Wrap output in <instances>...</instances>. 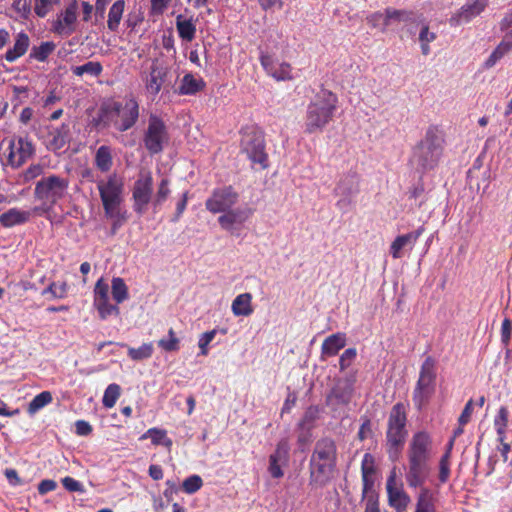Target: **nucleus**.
Instances as JSON below:
<instances>
[{
  "instance_id": "11",
  "label": "nucleus",
  "mask_w": 512,
  "mask_h": 512,
  "mask_svg": "<svg viewBox=\"0 0 512 512\" xmlns=\"http://www.w3.org/2000/svg\"><path fill=\"white\" fill-rule=\"evenodd\" d=\"M406 410L402 403L395 404L389 414L388 428L386 433L387 444L389 445L391 452L395 449L397 452L398 448L401 447L407 436L406 426Z\"/></svg>"
},
{
  "instance_id": "30",
  "label": "nucleus",
  "mask_w": 512,
  "mask_h": 512,
  "mask_svg": "<svg viewBox=\"0 0 512 512\" xmlns=\"http://www.w3.org/2000/svg\"><path fill=\"white\" fill-rule=\"evenodd\" d=\"M30 217L31 213L29 211L11 208L0 215V223L4 227H12L27 222Z\"/></svg>"
},
{
  "instance_id": "35",
  "label": "nucleus",
  "mask_w": 512,
  "mask_h": 512,
  "mask_svg": "<svg viewBox=\"0 0 512 512\" xmlns=\"http://www.w3.org/2000/svg\"><path fill=\"white\" fill-rule=\"evenodd\" d=\"M205 86L204 81L201 78H196L192 74H186L179 86V94L181 95H192L201 91Z\"/></svg>"
},
{
  "instance_id": "25",
  "label": "nucleus",
  "mask_w": 512,
  "mask_h": 512,
  "mask_svg": "<svg viewBox=\"0 0 512 512\" xmlns=\"http://www.w3.org/2000/svg\"><path fill=\"white\" fill-rule=\"evenodd\" d=\"M70 129L69 125L62 124L58 128H54L49 132L48 149L58 151L65 147L69 142Z\"/></svg>"
},
{
  "instance_id": "7",
  "label": "nucleus",
  "mask_w": 512,
  "mask_h": 512,
  "mask_svg": "<svg viewBox=\"0 0 512 512\" xmlns=\"http://www.w3.org/2000/svg\"><path fill=\"white\" fill-rule=\"evenodd\" d=\"M69 179L60 175L43 176L37 181L34 198L42 203L45 212L50 211L68 195Z\"/></svg>"
},
{
  "instance_id": "63",
  "label": "nucleus",
  "mask_w": 512,
  "mask_h": 512,
  "mask_svg": "<svg viewBox=\"0 0 512 512\" xmlns=\"http://www.w3.org/2000/svg\"><path fill=\"white\" fill-rule=\"evenodd\" d=\"M511 330H512L511 321L507 318L504 319L502 322V327H501V340L505 345H507L510 341Z\"/></svg>"
},
{
  "instance_id": "48",
  "label": "nucleus",
  "mask_w": 512,
  "mask_h": 512,
  "mask_svg": "<svg viewBox=\"0 0 512 512\" xmlns=\"http://www.w3.org/2000/svg\"><path fill=\"white\" fill-rule=\"evenodd\" d=\"M102 65L99 62L90 61L81 66H75L72 68L73 74L76 76H82L89 74L91 76H98L102 72Z\"/></svg>"
},
{
  "instance_id": "51",
  "label": "nucleus",
  "mask_w": 512,
  "mask_h": 512,
  "mask_svg": "<svg viewBox=\"0 0 512 512\" xmlns=\"http://www.w3.org/2000/svg\"><path fill=\"white\" fill-rule=\"evenodd\" d=\"M60 2L61 0H35L34 12L38 17L44 18Z\"/></svg>"
},
{
  "instance_id": "60",
  "label": "nucleus",
  "mask_w": 512,
  "mask_h": 512,
  "mask_svg": "<svg viewBox=\"0 0 512 512\" xmlns=\"http://www.w3.org/2000/svg\"><path fill=\"white\" fill-rule=\"evenodd\" d=\"M356 355H357L356 349H354V348L346 349L339 359L340 370L344 371L345 369H347L352 364L354 359L356 358Z\"/></svg>"
},
{
  "instance_id": "39",
  "label": "nucleus",
  "mask_w": 512,
  "mask_h": 512,
  "mask_svg": "<svg viewBox=\"0 0 512 512\" xmlns=\"http://www.w3.org/2000/svg\"><path fill=\"white\" fill-rule=\"evenodd\" d=\"M512 50V42L503 38L500 44L495 48V50L491 53L488 59L485 62V66L487 68L493 67L502 57H504L507 53Z\"/></svg>"
},
{
  "instance_id": "14",
  "label": "nucleus",
  "mask_w": 512,
  "mask_h": 512,
  "mask_svg": "<svg viewBox=\"0 0 512 512\" xmlns=\"http://www.w3.org/2000/svg\"><path fill=\"white\" fill-rule=\"evenodd\" d=\"M7 143L8 145L4 154L7 158V164L12 168L21 167L34 154V146L28 138L12 137Z\"/></svg>"
},
{
  "instance_id": "55",
  "label": "nucleus",
  "mask_w": 512,
  "mask_h": 512,
  "mask_svg": "<svg viewBox=\"0 0 512 512\" xmlns=\"http://www.w3.org/2000/svg\"><path fill=\"white\" fill-rule=\"evenodd\" d=\"M450 476V450L441 457L439 463V480L445 483Z\"/></svg>"
},
{
  "instance_id": "9",
  "label": "nucleus",
  "mask_w": 512,
  "mask_h": 512,
  "mask_svg": "<svg viewBox=\"0 0 512 512\" xmlns=\"http://www.w3.org/2000/svg\"><path fill=\"white\" fill-rule=\"evenodd\" d=\"M436 362L427 357L421 365L419 379L413 392V401L418 409L426 405L435 392Z\"/></svg>"
},
{
  "instance_id": "20",
  "label": "nucleus",
  "mask_w": 512,
  "mask_h": 512,
  "mask_svg": "<svg viewBox=\"0 0 512 512\" xmlns=\"http://www.w3.org/2000/svg\"><path fill=\"white\" fill-rule=\"evenodd\" d=\"M167 74V67L158 60H154L150 66L149 73L143 78L147 92L156 96L160 92Z\"/></svg>"
},
{
  "instance_id": "49",
  "label": "nucleus",
  "mask_w": 512,
  "mask_h": 512,
  "mask_svg": "<svg viewBox=\"0 0 512 512\" xmlns=\"http://www.w3.org/2000/svg\"><path fill=\"white\" fill-rule=\"evenodd\" d=\"M319 409L315 406H310L304 413L298 426L300 430H312L315 421L318 419Z\"/></svg>"
},
{
  "instance_id": "6",
  "label": "nucleus",
  "mask_w": 512,
  "mask_h": 512,
  "mask_svg": "<svg viewBox=\"0 0 512 512\" xmlns=\"http://www.w3.org/2000/svg\"><path fill=\"white\" fill-rule=\"evenodd\" d=\"M101 121L106 126H114L120 132L132 128L139 118V104L134 97L123 101H110L101 107Z\"/></svg>"
},
{
  "instance_id": "16",
  "label": "nucleus",
  "mask_w": 512,
  "mask_h": 512,
  "mask_svg": "<svg viewBox=\"0 0 512 512\" xmlns=\"http://www.w3.org/2000/svg\"><path fill=\"white\" fill-rule=\"evenodd\" d=\"M354 392L353 381L339 380L326 397V404L333 412L341 411L351 402Z\"/></svg>"
},
{
  "instance_id": "53",
  "label": "nucleus",
  "mask_w": 512,
  "mask_h": 512,
  "mask_svg": "<svg viewBox=\"0 0 512 512\" xmlns=\"http://www.w3.org/2000/svg\"><path fill=\"white\" fill-rule=\"evenodd\" d=\"M168 336L169 339H160L158 341L159 347L167 352L177 351L179 349V339L172 328L169 329Z\"/></svg>"
},
{
  "instance_id": "24",
  "label": "nucleus",
  "mask_w": 512,
  "mask_h": 512,
  "mask_svg": "<svg viewBox=\"0 0 512 512\" xmlns=\"http://www.w3.org/2000/svg\"><path fill=\"white\" fill-rule=\"evenodd\" d=\"M288 452V441L281 440L277 444L275 452L270 455L268 471L273 478H281L283 476V471L281 469L279 462L287 458Z\"/></svg>"
},
{
  "instance_id": "44",
  "label": "nucleus",
  "mask_w": 512,
  "mask_h": 512,
  "mask_svg": "<svg viewBox=\"0 0 512 512\" xmlns=\"http://www.w3.org/2000/svg\"><path fill=\"white\" fill-rule=\"evenodd\" d=\"M415 512H435L433 497L428 489L424 488L421 490L417 499Z\"/></svg>"
},
{
  "instance_id": "27",
  "label": "nucleus",
  "mask_w": 512,
  "mask_h": 512,
  "mask_svg": "<svg viewBox=\"0 0 512 512\" xmlns=\"http://www.w3.org/2000/svg\"><path fill=\"white\" fill-rule=\"evenodd\" d=\"M361 471H362V481H363V493L369 494L372 493V489L374 486V474H375V467H374V458L371 454L366 453L363 457L362 465H361ZM373 495V494H370Z\"/></svg>"
},
{
  "instance_id": "31",
  "label": "nucleus",
  "mask_w": 512,
  "mask_h": 512,
  "mask_svg": "<svg viewBox=\"0 0 512 512\" xmlns=\"http://www.w3.org/2000/svg\"><path fill=\"white\" fill-rule=\"evenodd\" d=\"M231 310L235 316H250L254 311L252 295L250 293H242L236 296L232 302Z\"/></svg>"
},
{
  "instance_id": "19",
  "label": "nucleus",
  "mask_w": 512,
  "mask_h": 512,
  "mask_svg": "<svg viewBox=\"0 0 512 512\" xmlns=\"http://www.w3.org/2000/svg\"><path fill=\"white\" fill-rule=\"evenodd\" d=\"M253 214V210L248 207H238L229 209L222 213L218 222L222 229L232 232L240 228Z\"/></svg>"
},
{
  "instance_id": "4",
  "label": "nucleus",
  "mask_w": 512,
  "mask_h": 512,
  "mask_svg": "<svg viewBox=\"0 0 512 512\" xmlns=\"http://www.w3.org/2000/svg\"><path fill=\"white\" fill-rule=\"evenodd\" d=\"M337 447L330 437L320 438L314 446L310 462V483L325 485L331 478L336 466Z\"/></svg>"
},
{
  "instance_id": "1",
  "label": "nucleus",
  "mask_w": 512,
  "mask_h": 512,
  "mask_svg": "<svg viewBox=\"0 0 512 512\" xmlns=\"http://www.w3.org/2000/svg\"><path fill=\"white\" fill-rule=\"evenodd\" d=\"M433 444L428 433H415L408 446L405 479L409 487L417 488L424 484L429 472V460L432 457Z\"/></svg>"
},
{
  "instance_id": "57",
  "label": "nucleus",
  "mask_w": 512,
  "mask_h": 512,
  "mask_svg": "<svg viewBox=\"0 0 512 512\" xmlns=\"http://www.w3.org/2000/svg\"><path fill=\"white\" fill-rule=\"evenodd\" d=\"M67 292V284L65 282H52L44 291L43 295L50 293L54 298H63Z\"/></svg>"
},
{
  "instance_id": "12",
  "label": "nucleus",
  "mask_w": 512,
  "mask_h": 512,
  "mask_svg": "<svg viewBox=\"0 0 512 512\" xmlns=\"http://www.w3.org/2000/svg\"><path fill=\"white\" fill-rule=\"evenodd\" d=\"M168 141L169 135L165 123L159 117L151 115L143 138L145 148L150 154H158Z\"/></svg>"
},
{
  "instance_id": "32",
  "label": "nucleus",
  "mask_w": 512,
  "mask_h": 512,
  "mask_svg": "<svg viewBox=\"0 0 512 512\" xmlns=\"http://www.w3.org/2000/svg\"><path fill=\"white\" fill-rule=\"evenodd\" d=\"M126 6L125 0H116L110 7L108 12L107 28L116 32L119 28L124 10Z\"/></svg>"
},
{
  "instance_id": "34",
  "label": "nucleus",
  "mask_w": 512,
  "mask_h": 512,
  "mask_svg": "<svg viewBox=\"0 0 512 512\" xmlns=\"http://www.w3.org/2000/svg\"><path fill=\"white\" fill-rule=\"evenodd\" d=\"M94 164L97 169L103 173L108 172L112 168L113 157L112 150L109 146L102 145L97 149L95 153Z\"/></svg>"
},
{
  "instance_id": "21",
  "label": "nucleus",
  "mask_w": 512,
  "mask_h": 512,
  "mask_svg": "<svg viewBox=\"0 0 512 512\" xmlns=\"http://www.w3.org/2000/svg\"><path fill=\"white\" fill-rule=\"evenodd\" d=\"M260 62L264 70L277 81L292 80V67L287 62H277L272 56L262 54Z\"/></svg>"
},
{
  "instance_id": "8",
  "label": "nucleus",
  "mask_w": 512,
  "mask_h": 512,
  "mask_svg": "<svg viewBox=\"0 0 512 512\" xmlns=\"http://www.w3.org/2000/svg\"><path fill=\"white\" fill-rule=\"evenodd\" d=\"M443 138L434 129H429L425 138L415 147L412 162L422 170L434 168L442 155Z\"/></svg>"
},
{
  "instance_id": "40",
  "label": "nucleus",
  "mask_w": 512,
  "mask_h": 512,
  "mask_svg": "<svg viewBox=\"0 0 512 512\" xmlns=\"http://www.w3.org/2000/svg\"><path fill=\"white\" fill-rule=\"evenodd\" d=\"M512 50V42L503 38L500 44L495 48V50L491 53L488 59L485 62V66L487 68L493 67L502 57H504L507 53Z\"/></svg>"
},
{
  "instance_id": "22",
  "label": "nucleus",
  "mask_w": 512,
  "mask_h": 512,
  "mask_svg": "<svg viewBox=\"0 0 512 512\" xmlns=\"http://www.w3.org/2000/svg\"><path fill=\"white\" fill-rule=\"evenodd\" d=\"M358 177L355 174H349L341 178L335 193L339 197L337 206L340 209H345L351 202V198L358 192Z\"/></svg>"
},
{
  "instance_id": "59",
  "label": "nucleus",
  "mask_w": 512,
  "mask_h": 512,
  "mask_svg": "<svg viewBox=\"0 0 512 512\" xmlns=\"http://www.w3.org/2000/svg\"><path fill=\"white\" fill-rule=\"evenodd\" d=\"M216 330H211L208 332L203 333L198 341V346L200 348V354L203 356L208 355V345L212 342V340L215 338Z\"/></svg>"
},
{
  "instance_id": "52",
  "label": "nucleus",
  "mask_w": 512,
  "mask_h": 512,
  "mask_svg": "<svg viewBox=\"0 0 512 512\" xmlns=\"http://www.w3.org/2000/svg\"><path fill=\"white\" fill-rule=\"evenodd\" d=\"M52 401V395L48 391H43L36 395L33 400L29 403L28 411L35 413L39 409L43 408Z\"/></svg>"
},
{
  "instance_id": "36",
  "label": "nucleus",
  "mask_w": 512,
  "mask_h": 512,
  "mask_svg": "<svg viewBox=\"0 0 512 512\" xmlns=\"http://www.w3.org/2000/svg\"><path fill=\"white\" fill-rule=\"evenodd\" d=\"M171 194L170 180L163 177L157 184L156 192L153 195L152 206L154 210L159 209Z\"/></svg>"
},
{
  "instance_id": "18",
  "label": "nucleus",
  "mask_w": 512,
  "mask_h": 512,
  "mask_svg": "<svg viewBox=\"0 0 512 512\" xmlns=\"http://www.w3.org/2000/svg\"><path fill=\"white\" fill-rule=\"evenodd\" d=\"M77 2L70 3L52 22V31L61 36H70L76 29Z\"/></svg>"
},
{
  "instance_id": "54",
  "label": "nucleus",
  "mask_w": 512,
  "mask_h": 512,
  "mask_svg": "<svg viewBox=\"0 0 512 512\" xmlns=\"http://www.w3.org/2000/svg\"><path fill=\"white\" fill-rule=\"evenodd\" d=\"M45 171V166L40 163L31 164L23 173V182L27 183L39 176H42Z\"/></svg>"
},
{
  "instance_id": "56",
  "label": "nucleus",
  "mask_w": 512,
  "mask_h": 512,
  "mask_svg": "<svg viewBox=\"0 0 512 512\" xmlns=\"http://www.w3.org/2000/svg\"><path fill=\"white\" fill-rule=\"evenodd\" d=\"M203 485V481L200 476L192 475L186 478L182 484L183 490L188 494L197 492Z\"/></svg>"
},
{
  "instance_id": "28",
  "label": "nucleus",
  "mask_w": 512,
  "mask_h": 512,
  "mask_svg": "<svg viewBox=\"0 0 512 512\" xmlns=\"http://www.w3.org/2000/svg\"><path fill=\"white\" fill-rule=\"evenodd\" d=\"M487 2L488 0H474L473 2L466 4L452 20H456L457 23L469 22L485 9Z\"/></svg>"
},
{
  "instance_id": "29",
  "label": "nucleus",
  "mask_w": 512,
  "mask_h": 512,
  "mask_svg": "<svg viewBox=\"0 0 512 512\" xmlns=\"http://www.w3.org/2000/svg\"><path fill=\"white\" fill-rule=\"evenodd\" d=\"M30 45V39L24 32H20L16 35L15 43L12 48L8 49L5 53V59L8 62H14L19 57L23 56Z\"/></svg>"
},
{
  "instance_id": "41",
  "label": "nucleus",
  "mask_w": 512,
  "mask_h": 512,
  "mask_svg": "<svg viewBox=\"0 0 512 512\" xmlns=\"http://www.w3.org/2000/svg\"><path fill=\"white\" fill-rule=\"evenodd\" d=\"M512 50V42L503 38L500 44L495 48V50L491 53L488 59L485 62V66L487 68L493 67L502 57H504L507 53Z\"/></svg>"
},
{
  "instance_id": "33",
  "label": "nucleus",
  "mask_w": 512,
  "mask_h": 512,
  "mask_svg": "<svg viewBox=\"0 0 512 512\" xmlns=\"http://www.w3.org/2000/svg\"><path fill=\"white\" fill-rule=\"evenodd\" d=\"M415 14L411 10H400L394 8H386V17L384 21V28H388L393 23L400 22H413Z\"/></svg>"
},
{
  "instance_id": "45",
  "label": "nucleus",
  "mask_w": 512,
  "mask_h": 512,
  "mask_svg": "<svg viewBox=\"0 0 512 512\" xmlns=\"http://www.w3.org/2000/svg\"><path fill=\"white\" fill-rule=\"evenodd\" d=\"M154 351L152 343H144L138 348H128V355L134 361H141L152 356Z\"/></svg>"
},
{
  "instance_id": "37",
  "label": "nucleus",
  "mask_w": 512,
  "mask_h": 512,
  "mask_svg": "<svg viewBox=\"0 0 512 512\" xmlns=\"http://www.w3.org/2000/svg\"><path fill=\"white\" fill-rule=\"evenodd\" d=\"M509 411L507 407L501 406L494 418V427L497 433V439L499 442H503L506 439V432L508 428Z\"/></svg>"
},
{
  "instance_id": "10",
  "label": "nucleus",
  "mask_w": 512,
  "mask_h": 512,
  "mask_svg": "<svg viewBox=\"0 0 512 512\" xmlns=\"http://www.w3.org/2000/svg\"><path fill=\"white\" fill-rule=\"evenodd\" d=\"M241 150L252 162L259 163L264 168L267 166L264 135L258 127L251 125L241 130Z\"/></svg>"
},
{
  "instance_id": "15",
  "label": "nucleus",
  "mask_w": 512,
  "mask_h": 512,
  "mask_svg": "<svg viewBox=\"0 0 512 512\" xmlns=\"http://www.w3.org/2000/svg\"><path fill=\"white\" fill-rule=\"evenodd\" d=\"M388 503L396 512H405L411 502L405 492L403 483L397 478L396 468H393L386 481Z\"/></svg>"
},
{
  "instance_id": "61",
  "label": "nucleus",
  "mask_w": 512,
  "mask_h": 512,
  "mask_svg": "<svg viewBox=\"0 0 512 512\" xmlns=\"http://www.w3.org/2000/svg\"><path fill=\"white\" fill-rule=\"evenodd\" d=\"M62 485L65 489L71 492H83V487L80 482L73 479L72 477H65L62 479Z\"/></svg>"
},
{
  "instance_id": "62",
  "label": "nucleus",
  "mask_w": 512,
  "mask_h": 512,
  "mask_svg": "<svg viewBox=\"0 0 512 512\" xmlns=\"http://www.w3.org/2000/svg\"><path fill=\"white\" fill-rule=\"evenodd\" d=\"M502 30H504V37L508 41L512 42V11L506 15L502 21Z\"/></svg>"
},
{
  "instance_id": "43",
  "label": "nucleus",
  "mask_w": 512,
  "mask_h": 512,
  "mask_svg": "<svg viewBox=\"0 0 512 512\" xmlns=\"http://www.w3.org/2000/svg\"><path fill=\"white\" fill-rule=\"evenodd\" d=\"M148 437L154 445H164L167 448H170L172 445V440L166 436L165 430L151 428L142 435L141 439H146Z\"/></svg>"
},
{
  "instance_id": "3",
  "label": "nucleus",
  "mask_w": 512,
  "mask_h": 512,
  "mask_svg": "<svg viewBox=\"0 0 512 512\" xmlns=\"http://www.w3.org/2000/svg\"><path fill=\"white\" fill-rule=\"evenodd\" d=\"M110 286L100 278L93 290V306L98 312L101 320H106L110 316H119L120 309L118 304L123 303L129 298V291L125 281L120 277H114L111 281V294L116 305L110 302Z\"/></svg>"
},
{
  "instance_id": "46",
  "label": "nucleus",
  "mask_w": 512,
  "mask_h": 512,
  "mask_svg": "<svg viewBox=\"0 0 512 512\" xmlns=\"http://www.w3.org/2000/svg\"><path fill=\"white\" fill-rule=\"evenodd\" d=\"M55 48L56 45L53 42H42L40 46H34L32 48L30 57L43 62L55 50Z\"/></svg>"
},
{
  "instance_id": "13",
  "label": "nucleus",
  "mask_w": 512,
  "mask_h": 512,
  "mask_svg": "<svg viewBox=\"0 0 512 512\" xmlns=\"http://www.w3.org/2000/svg\"><path fill=\"white\" fill-rule=\"evenodd\" d=\"M133 209L142 215L153 200V177L150 171H140L132 189Z\"/></svg>"
},
{
  "instance_id": "64",
  "label": "nucleus",
  "mask_w": 512,
  "mask_h": 512,
  "mask_svg": "<svg viewBox=\"0 0 512 512\" xmlns=\"http://www.w3.org/2000/svg\"><path fill=\"white\" fill-rule=\"evenodd\" d=\"M472 412H473V401L469 400L466 403V405H465V407H464V409H463V411H462V413H461V415L459 417V420H458L459 424L460 425L467 424L469 422V420H470Z\"/></svg>"
},
{
  "instance_id": "17",
  "label": "nucleus",
  "mask_w": 512,
  "mask_h": 512,
  "mask_svg": "<svg viewBox=\"0 0 512 512\" xmlns=\"http://www.w3.org/2000/svg\"><path fill=\"white\" fill-rule=\"evenodd\" d=\"M238 193L231 187L215 189L206 200V208L211 213H223L231 209L238 201Z\"/></svg>"
},
{
  "instance_id": "58",
  "label": "nucleus",
  "mask_w": 512,
  "mask_h": 512,
  "mask_svg": "<svg viewBox=\"0 0 512 512\" xmlns=\"http://www.w3.org/2000/svg\"><path fill=\"white\" fill-rule=\"evenodd\" d=\"M386 17V10L384 12H374L367 16V23L373 28H380L382 32H385L387 28H384V21Z\"/></svg>"
},
{
  "instance_id": "42",
  "label": "nucleus",
  "mask_w": 512,
  "mask_h": 512,
  "mask_svg": "<svg viewBox=\"0 0 512 512\" xmlns=\"http://www.w3.org/2000/svg\"><path fill=\"white\" fill-rule=\"evenodd\" d=\"M512 50V42L503 38L500 44L495 48V50L491 53L488 59L485 62V66L487 68L493 67L502 57H504L507 53Z\"/></svg>"
},
{
  "instance_id": "2",
  "label": "nucleus",
  "mask_w": 512,
  "mask_h": 512,
  "mask_svg": "<svg viewBox=\"0 0 512 512\" xmlns=\"http://www.w3.org/2000/svg\"><path fill=\"white\" fill-rule=\"evenodd\" d=\"M97 189L105 216L112 220L111 233L116 234L127 220V212L121 208L124 191L123 179L116 173H112L97 181Z\"/></svg>"
},
{
  "instance_id": "5",
  "label": "nucleus",
  "mask_w": 512,
  "mask_h": 512,
  "mask_svg": "<svg viewBox=\"0 0 512 512\" xmlns=\"http://www.w3.org/2000/svg\"><path fill=\"white\" fill-rule=\"evenodd\" d=\"M337 104L336 94L326 89L320 90L307 106L305 132L308 134L322 132L333 120Z\"/></svg>"
},
{
  "instance_id": "26",
  "label": "nucleus",
  "mask_w": 512,
  "mask_h": 512,
  "mask_svg": "<svg viewBox=\"0 0 512 512\" xmlns=\"http://www.w3.org/2000/svg\"><path fill=\"white\" fill-rule=\"evenodd\" d=\"M346 345V335L344 333H335L327 337L321 347V355L324 357H331L338 354V352Z\"/></svg>"
},
{
  "instance_id": "50",
  "label": "nucleus",
  "mask_w": 512,
  "mask_h": 512,
  "mask_svg": "<svg viewBox=\"0 0 512 512\" xmlns=\"http://www.w3.org/2000/svg\"><path fill=\"white\" fill-rule=\"evenodd\" d=\"M436 39V34L429 30L428 25H423L419 33V42L422 54L427 56L430 53L429 44Z\"/></svg>"
},
{
  "instance_id": "47",
  "label": "nucleus",
  "mask_w": 512,
  "mask_h": 512,
  "mask_svg": "<svg viewBox=\"0 0 512 512\" xmlns=\"http://www.w3.org/2000/svg\"><path fill=\"white\" fill-rule=\"evenodd\" d=\"M121 394V388L118 384L112 383L106 388L102 403L106 408H112L115 406L118 398Z\"/></svg>"
},
{
  "instance_id": "38",
  "label": "nucleus",
  "mask_w": 512,
  "mask_h": 512,
  "mask_svg": "<svg viewBox=\"0 0 512 512\" xmlns=\"http://www.w3.org/2000/svg\"><path fill=\"white\" fill-rule=\"evenodd\" d=\"M176 28L178 31L179 36L187 41L191 42L196 33V27L195 24L192 22L191 19L187 20L182 17V15H178L176 18Z\"/></svg>"
},
{
  "instance_id": "23",
  "label": "nucleus",
  "mask_w": 512,
  "mask_h": 512,
  "mask_svg": "<svg viewBox=\"0 0 512 512\" xmlns=\"http://www.w3.org/2000/svg\"><path fill=\"white\" fill-rule=\"evenodd\" d=\"M423 231V227H420L415 231L397 236L390 246L391 256L394 259L401 258L403 256V251L405 249L411 250L414 247L415 243L417 242L418 238L422 235Z\"/></svg>"
}]
</instances>
